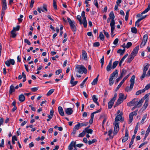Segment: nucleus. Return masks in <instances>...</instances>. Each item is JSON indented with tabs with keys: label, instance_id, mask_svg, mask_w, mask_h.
<instances>
[{
	"label": "nucleus",
	"instance_id": "0e129e2a",
	"mask_svg": "<svg viewBox=\"0 0 150 150\" xmlns=\"http://www.w3.org/2000/svg\"><path fill=\"white\" fill-rule=\"evenodd\" d=\"M94 5L97 7L98 8V4L97 0H94L93 2Z\"/></svg>",
	"mask_w": 150,
	"mask_h": 150
},
{
	"label": "nucleus",
	"instance_id": "cd10ccee",
	"mask_svg": "<svg viewBox=\"0 0 150 150\" xmlns=\"http://www.w3.org/2000/svg\"><path fill=\"white\" fill-rule=\"evenodd\" d=\"M81 127L80 126V123L79 122H78V124L75 125L74 128V129L77 131Z\"/></svg>",
	"mask_w": 150,
	"mask_h": 150
},
{
	"label": "nucleus",
	"instance_id": "20e7f679",
	"mask_svg": "<svg viewBox=\"0 0 150 150\" xmlns=\"http://www.w3.org/2000/svg\"><path fill=\"white\" fill-rule=\"evenodd\" d=\"M76 68L77 69V72L79 74H82L84 73L86 74L87 70L85 67L82 65H79L77 66Z\"/></svg>",
	"mask_w": 150,
	"mask_h": 150
},
{
	"label": "nucleus",
	"instance_id": "f03ea898",
	"mask_svg": "<svg viewBox=\"0 0 150 150\" xmlns=\"http://www.w3.org/2000/svg\"><path fill=\"white\" fill-rule=\"evenodd\" d=\"M135 75H133L130 80V86L129 87L128 86L126 87L125 89L126 91L128 92L131 91L135 83Z\"/></svg>",
	"mask_w": 150,
	"mask_h": 150
},
{
	"label": "nucleus",
	"instance_id": "4c0bfd02",
	"mask_svg": "<svg viewBox=\"0 0 150 150\" xmlns=\"http://www.w3.org/2000/svg\"><path fill=\"white\" fill-rule=\"evenodd\" d=\"M133 116L131 114H130L129 115V124H130L132 122L133 119Z\"/></svg>",
	"mask_w": 150,
	"mask_h": 150
},
{
	"label": "nucleus",
	"instance_id": "a878e982",
	"mask_svg": "<svg viewBox=\"0 0 150 150\" xmlns=\"http://www.w3.org/2000/svg\"><path fill=\"white\" fill-rule=\"evenodd\" d=\"M125 51V49H124L123 50L121 49L118 50L117 51V53L120 54V55L123 54Z\"/></svg>",
	"mask_w": 150,
	"mask_h": 150
},
{
	"label": "nucleus",
	"instance_id": "c03bdc74",
	"mask_svg": "<svg viewBox=\"0 0 150 150\" xmlns=\"http://www.w3.org/2000/svg\"><path fill=\"white\" fill-rule=\"evenodd\" d=\"M98 80L97 78H95L94 79L91 83L92 85H94L97 84Z\"/></svg>",
	"mask_w": 150,
	"mask_h": 150
},
{
	"label": "nucleus",
	"instance_id": "2f4dec72",
	"mask_svg": "<svg viewBox=\"0 0 150 150\" xmlns=\"http://www.w3.org/2000/svg\"><path fill=\"white\" fill-rule=\"evenodd\" d=\"M54 112L53 110H50V114L48 116V118L51 119L52 117L54 115Z\"/></svg>",
	"mask_w": 150,
	"mask_h": 150
},
{
	"label": "nucleus",
	"instance_id": "58836bf2",
	"mask_svg": "<svg viewBox=\"0 0 150 150\" xmlns=\"http://www.w3.org/2000/svg\"><path fill=\"white\" fill-rule=\"evenodd\" d=\"M97 140L96 139H93L92 141H88V143L89 145H91L92 144L97 142Z\"/></svg>",
	"mask_w": 150,
	"mask_h": 150
},
{
	"label": "nucleus",
	"instance_id": "69168bd1",
	"mask_svg": "<svg viewBox=\"0 0 150 150\" xmlns=\"http://www.w3.org/2000/svg\"><path fill=\"white\" fill-rule=\"evenodd\" d=\"M24 42L25 43H27L28 45H31V43L27 39H25L24 40Z\"/></svg>",
	"mask_w": 150,
	"mask_h": 150
},
{
	"label": "nucleus",
	"instance_id": "f8f14e48",
	"mask_svg": "<svg viewBox=\"0 0 150 150\" xmlns=\"http://www.w3.org/2000/svg\"><path fill=\"white\" fill-rule=\"evenodd\" d=\"M76 142L72 141L68 146L69 150H72L73 147H74L75 149L76 148Z\"/></svg>",
	"mask_w": 150,
	"mask_h": 150
},
{
	"label": "nucleus",
	"instance_id": "393cba45",
	"mask_svg": "<svg viewBox=\"0 0 150 150\" xmlns=\"http://www.w3.org/2000/svg\"><path fill=\"white\" fill-rule=\"evenodd\" d=\"M111 27V36L112 37H113L114 35H113V31L115 28V25H110Z\"/></svg>",
	"mask_w": 150,
	"mask_h": 150
},
{
	"label": "nucleus",
	"instance_id": "774afa93",
	"mask_svg": "<svg viewBox=\"0 0 150 150\" xmlns=\"http://www.w3.org/2000/svg\"><path fill=\"white\" fill-rule=\"evenodd\" d=\"M137 110H135V111L133 112L130 113L132 115H136L137 113Z\"/></svg>",
	"mask_w": 150,
	"mask_h": 150
},
{
	"label": "nucleus",
	"instance_id": "f3484780",
	"mask_svg": "<svg viewBox=\"0 0 150 150\" xmlns=\"http://www.w3.org/2000/svg\"><path fill=\"white\" fill-rule=\"evenodd\" d=\"M15 89L13 85H11L10 87V89L9 91V94H11L13 92H15Z\"/></svg>",
	"mask_w": 150,
	"mask_h": 150
},
{
	"label": "nucleus",
	"instance_id": "3c124183",
	"mask_svg": "<svg viewBox=\"0 0 150 150\" xmlns=\"http://www.w3.org/2000/svg\"><path fill=\"white\" fill-rule=\"evenodd\" d=\"M85 132L88 134H92L93 132V130L91 129H85Z\"/></svg>",
	"mask_w": 150,
	"mask_h": 150
},
{
	"label": "nucleus",
	"instance_id": "a19ab883",
	"mask_svg": "<svg viewBox=\"0 0 150 150\" xmlns=\"http://www.w3.org/2000/svg\"><path fill=\"white\" fill-rule=\"evenodd\" d=\"M148 38V36L147 34H145L144 35L143 38V41H145L147 42V39Z\"/></svg>",
	"mask_w": 150,
	"mask_h": 150
},
{
	"label": "nucleus",
	"instance_id": "4d7b16f0",
	"mask_svg": "<svg viewBox=\"0 0 150 150\" xmlns=\"http://www.w3.org/2000/svg\"><path fill=\"white\" fill-rule=\"evenodd\" d=\"M146 73L143 72V74L142 76L140 77V79L141 80H143L145 76H147V75L146 74Z\"/></svg>",
	"mask_w": 150,
	"mask_h": 150
},
{
	"label": "nucleus",
	"instance_id": "aec40b11",
	"mask_svg": "<svg viewBox=\"0 0 150 150\" xmlns=\"http://www.w3.org/2000/svg\"><path fill=\"white\" fill-rule=\"evenodd\" d=\"M25 97L24 95L21 94L19 96V100L21 102H23L25 100Z\"/></svg>",
	"mask_w": 150,
	"mask_h": 150
},
{
	"label": "nucleus",
	"instance_id": "72a5a7b5",
	"mask_svg": "<svg viewBox=\"0 0 150 150\" xmlns=\"http://www.w3.org/2000/svg\"><path fill=\"white\" fill-rule=\"evenodd\" d=\"M15 31L13 30H12L11 32V37L13 38H15L16 36V34L15 33Z\"/></svg>",
	"mask_w": 150,
	"mask_h": 150
},
{
	"label": "nucleus",
	"instance_id": "dca6fc26",
	"mask_svg": "<svg viewBox=\"0 0 150 150\" xmlns=\"http://www.w3.org/2000/svg\"><path fill=\"white\" fill-rule=\"evenodd\" d=\"M122 113L121 112L115 117V120L116 122H118L122 118Z\"/></svg>",
	"mask_w": 150,
	"mask_h": 150
},
{
	"label": "nucleus",
	"instance_id": "b1692460",
	"mask_svg": "<svg viewBox=\"0 0 150 150\" xmlns=\"http://www.w3.org/2000/svg\"><path fill=\"white\" fill-rule=\"evenodd\" d=\"M149 65V64H147L144 67L143 72L146 73V71L148 70Z\"/></svg>",
	"mask_w": 150,
	"mask_h": 150
},
{
	"label": "nucleus",
	"instance_id": "a18cd8bd",
	"mask_svg": "<svg viewBox=\"0 0 150 150\" xmlns=\"http://www.w3.org/2000/svg\"><path fill=\"white\" fill-rule=\"evenodd\" d=\"M113 79L112 78H110L109 79V85L111 86L114 83Z\"/></svg>",
	"mask_w": 150,
	"mask_h": 150
},
{
	"label": "nucleus",
	"instance_id": "c85d7f7f",
	"mask_svg": "<svg viewBox=\"0 0 150 150\" xmlns=\"http://www.w3.org/2000/svg\"><path fill=\"white\" fill-rule=\"evenodd\" d=\"M41 11L43 12H44L45 11H47V6L46 4H43V5L42 8H41Z\"/></svg>",
	"mask_w": 150,
	"mask_h": 150
},
{
	"label": "nucleus",
	"instance_id": "37998d69",
	"mask_svg": "<svg viewBox=\"0 0 150 150\" xmlns=\"http://www.w3.org/2000/svg\"><path fill=\"white\" fill-rule=\"evenodd\" d=\"M77 19L79 21L80 24L81 25L82 24L81 18L80 15H78L77 16Z\"/></svg>",
	"mask_w": 150,
	"mask_h": 150
},
{
	"label": "nucleus",
	"instance_id": "e433bc0d",
	"mask_svg": "<svg viewBox=\"0 0 150 150\" xmlns=\"http://www.w3.org/2000/svg\"><path fill=\"white\" fill-rule=\"evenodd\" d=\"M131 31L132 33L135 34L137 33V29L134 27H132L131 28Z\"/></svg>",
	"mask_w": 150,
	"mask_h": 150
},
{
	"label": "nucleus",
	"instance_id": "412c9836",
	"mask_svg": "<svg viewBox=\"0 0 150 150\" xmlns=\"http://www.w3.org/2000/svg\"><path fill=\"white\" fill-rule=\"evenodd\" d=\"M118 74V71L117 69H115V71H114L110 75V78H113L116 75H117Z\"/></svg>",
	"mask_w": 150,
	"mask_h": 150
},
{
	"label": "nucleus",
	"instance_id": "5701e85b",
	"mask_svg": "<svg viewBox=\"0 0 150 150\" xmlns=\"http://www.w3.org/2000/svg\"><path fill=\"white\" fill-rule=\"evenodd\" d=\"M127 70L125 68H123L122 70V71L121 72L120 76L121 77H123V76L125 75L126 73H127Z\"/></svg>",
	"mask_w": 150,
	"mask_h": 150
},
{
	"label": "nucleus",
	"instance_id": "9d476101",
	"mask_svg": "<svg viewBox=\"0 0 150 150\" xmlns=\"http://www.w3.org/2000/svg\"><path fill=\"white\" fill-rule=\"evenodd\" d=\"M128 130H126L125 133V136L123 137L122 139V142L124 143L129 138V135L128 134Z\"/></svg>",
	"mask_w": 150,
	"mask_h": 150
},
{
	"label": "nucleus",
	"instance_id": "8fccbe9b",
	"mask_svg": "<svg viewBox=\"0 0 150 150\" xmlns=\"http://www.w3.org/2000/svg\"><path fill=\"white\" fill-rule=\"evenodd\" d=\"M112 132V129H110L108 132V136L110 137L112 139L113 137H111V134Z\"/></svg>",
	"mask_w": 150,
	"mask_h": 150
},
{
	"label": "nucleus",
	"instance_id": "49530a36",
	"mask_svg": "<svg viewBox=\"0 0 150 150\" xmlns=\"http://www.w3.org/2000/svg\"><path fill=\"white\" fill-rule=\"evenodd\" d=\"M128 56V54H126L121 59L120 62H122L124 61V60Z\"/></svg>",
	"mask_w": 150,
	"mask_h": 150
},
{
	"label": "nucleus",
	"instance_id": "ea45409f",
	"mask_svg": "<svg viewBox=\"0 0 150 150\" xmlns=\"http://www.w3.org/2000/svg\"><path fill=\"white\" fill-rule=\"evenodd\" d=\"M92 99L93 101L95 103L97 102L98 98L96 97V95H93L92 96Z\"/></svg>",
	"mask_w": 150,
	"mask_h": 150
},
{
	"label": "nucleus",
	"instance_id": "473e14b6",
	"mask_svg": "<svg viewBox=\"0 0 150 150\" xmlns=\"http://www.w3.org/2000/svg\"><path fill=\"white\" fill-rule=\"evenodd\" d=\"M144 90L142 89L137 91L135 95L138 96L141 94V93H144Z\"/></svg>",
	"mask_w": 150,
	"mask_h": 150
},
{
	"label": "nucleus",
	"instance_id": "6e6d98bb",
	"mask_svg": "<svg viewBox=\"0 0 150 150\" xmlns=\"http://www.w3.org/2000/svg\"><path fill=\"white\" fill-rule=\"evenodd\" d=\"M132 45V43L130 42H128L127 44L126 47L127 48H129Z\"/></svg>",
	"mask_w": 150,
	"mask_h": 150
},
{
	"label": "nucleus",
	"instance_id": "6e6552de",
	"mask_svg": "<svg viewBox=\"0 0 150 150\" xmlns=\"http://www.w3.org/2000/svg\"><path fill=\"white\" fill-rule=\"evenodd\" d=\"M5 64L7 67H9L11 64L12 65L14 64L15 61L13 59H10L9 60L6 61Z\"/></svg>",
	"mask_w": 150,
	"mask_h": 150
},
{
	"label": "nucleus",
	"instance_id": "0eeeda50",
	"mask_svg": "<svg viewBox=\"0 0 150 150\" xmlns=\"http://www.w3.org/2000/svg\"><path fill=\"white\" fill-rule=\"evenodd\" d=\"M115 127L114 130L113 134L114 135H116L119 130V124L117 122L115 123Z\"/></svg>",
	"mask_w": 150,
	"mask_h": 150
},
{
	"label": "nucleus",
	"instance_id": "f257e3e1",
	"mask_svg": "<svg viewBox=\"0 0 150 150\" xmlns=\"http://www.w3.org/2000/svg\"><path fill=\"white\" fill-rule=\"evenodd\" d=\"M140 103L141 106H142L143 103V99H141L139 101L137 99H134L132 101L128 102L127 103V105L129 106H131L134 105H137L138 103Z\"/></svg>",
	"mask_w": 150,
	"mask_h": 150
},
{
	"label": "nucleus",
	"instance_id": "a211bd4d",
	"mask_svg": "<svg viewBox=\"0 0 150 150\" xmlns=\"http://www.w3.org/2000/svg\"><path fill=\"white\" fill-rule=\"evenodd\" d=\"M115 101L112 99H111L108 103V108L109 109H111Z\"/></svg>",
	"mask_w": 150,
	"mask_h": 150
},
{
	"label": "nucleus",
	"instance_id": "680f3d73",
	"mask_svg": "<svg viewBox=\"0 0 150 150\" xmlns=\"http://www.w3.org/2000/svg\"><path fill=\"white\" fill-rule=\"evenodd\" d=\"M93 47H98L100 45V43L99 42H96L93 43Z\"/></svg>",
	"mask_w": 150,
	"mask_h": 150
},
{
	"label": "nucleus",
	"instance_id": "338daca9",
	"mask_svg": "<svg viewBox=\"0 0 150 150\" xmlns=\"http://www.w3.org/2000/svg\"><path fill=\"white\" fill-rule=\"evenodd\" d=\"M103 33L107 38H108L109 37V34L108 32H106L105 30H103Z\"/></svg>",
	"mask_w": 150,
	"mask_h": 150
},
{
	"label": "nucleus",
	"instance_id": "bf43d9fd",
	"mask_svg": "<svg viewBox=\"0 0 150 150\" xmlns=\"http://www.w3.org/2000/svg\"><path fill=\"white\" fill-rule=\"evenodd\" d=\"M4 139H3L1 140V143H0V147H4Z\"/></svg>",
	"mask_w": 150,
	"mask_h": 150
},
{
	"label": "nucleus",
	"instance_id": "9b49d317",
	"mask_svg": "<svg viewBox=\"0 0 150 150\" xmlns=\"http://www.w3.org/2000/svg\"><path fill=\"white\" fill-rule=\"evenodd\" d=\"M2 9L6 10L7 8V5L6 0H2Z\"/></svg>",
	"mask_w": 150,
	"mask_h": 150
},
{
	"label": "nucleus",
	"instance_id": "79ce46f5",
	"mask_svg": "<svg viewBox=\"0 0 150 150\" xmlns=\"http://www.w3.org/2000/svg\"><path fill=\"white\" fill-rule=\"evenodd\" d=\"M54 89H52L49 90L47 94V95L49 96L51 95L54 91Z\"/></svg>",
	"mask_w": 150,
	"mask_h": 150
},
{
	"label": "nucleus",
	"instance_id": "bb28decb",
	"mask_svg": "<svg viewBox=\"0 0 150 150\" xmlns=\"http://www.w3.org/2000/svg\"><path fill=\"white\" fill-rule=\"evenodd\" d=\"M150 10V4H149L147 8L142 13V14L145 13Z\"/></svg>",
	"mask_w": 150,
	"mask_h": 150
},
{
	"label": "nucleus",
	"instance_id": "ddd939ff",
	"mask_svg": "<svg viewBox=\"0 0 150 150\" xmlns=\"http://www.w3.org/2000/svg\"><path fill=\"white\" fill-rule=\"evenodd\" d=\"M66 113L68 115H71L73 112V110L71 108H68L65 110Z\"/></svg>",
	"mask_w": 150,
	"mask_h": 150
},
{
	"label": "nucleus",
	"instance_id": "2eb2a0df",
	"mask_svg": "<svg viewBox=\"0 0 150 150\" xmlns=\"http://www.w3.org/2000/svg\"><path fill=\"white\" fill-rule=\"evenodd\" d=\"M82 53V58L85 60H87V55L86 51L84 50H83Z\"/></svg>",
	"mask_w": 150,
	"mask_h": 150
},
{
	"label": "nucleus",
	"instance_id": "5fc2aeb1",
	"mask_svg": "<svg viewBox=\"0 0 150 150\" xmlns=\"http://www.w3.org/2000/svg\"><path fill=\"white\" fill-rule=\"evenodd\" d=\"M150 93L146 94L142 99H143V102H144V100L148 99L149 100L148 97Z\"/></svg>",
	"mask_w": 150,
	"mask_h": 150
},
{
	"label": "nucleus",
	"instance_id": "e2e57ef3",
	"mask_svg": "<svg viewBox=\"0 0 150 150\" xmlns=\"http://www.w3.org/2000/svg\"><path fill=\"white\" fill-rule=\"evenodd\" d=\"M146 42L142 40L141 42V44L140 45V47L142 48L144 47L145 45Z\"/></svg>",
	"mask_w": 150,
	"mask_h": 150
},
{
	"label": "nucleus",
	"instance_id": "c756f323",
	"mask_svg": "<svg viewBox=\"0 0 150 150\" xmlns=\"http://www.w3.org/2000/svg\"><path fill=\"white\" fill-rule=\"evenodd\" d=\"M119 62L118 61H115L113 62L112 64V69H115L117 65Z\"/></svg>",
	"mask_w": 150,
	"mask_h": 150
},
{
	"label": "nucleus",
	"instance_id": "4be33fe9",
	"mask_svg": "<svg viewBox=\"0 0 150 150\" xmlns=\"http://www.w3.org/2000/svg\"><path fill=\"white\" fill-rule=\"evenodd\" d=\"M134 57V56L130 54L127 59V62L130 63L133 60Z\"/></svg>",
	"mask_w": 150,
	"mask_h": 150
},
{
	"label": "nucleus",
	"instance_id": "7ed1b4c3",
	"mask_svg": "<svg viewBox=\"0 0 150 150\" xmlns=\"http://www.w3.org/2000/svg\"><path fill=\"white\" fill-rule=\"evenodd\" d=\"M127 98L126 96H124V95L122 93L119 94V97L114 107H116L120 104L123 101V100L126 99Z\"/></svg>",
	"mask_w": 150,
	"mask_h": 150
},
{
	"label": "nucleus",
	"instance_id": "864d4df0",
	"mask_svg": "<svg viewBox=\"0 0 150 150\" xmlns=\"http://www.w3.org/2000/svg\"><path fill=\"white\" fill-rule=\"evenodd\" d=\"M149 88H150V83H149L146 85L143 90H144L145 92L146 90L149 89Z\"/></svg>",
	"mask_w": 150,
	"mask_h": 150
},
{
	"label": "nucleus",
	"instance_id": "1a4fd4ad",
	"mask_svg": "<svg viewBox=\"0 0 150 150\" xmlns=\"http://www.w3.org/2000/svg\"><path fill=\"white\" fill-rule=\"evenodd\" d=\"M139 47V46L138 45L135 47L132 52L131 54L135 57L138 53Z\"/></svg>",
	"mask_w": 150,
	"mask_h": 150
},
{
	"label": "nucleus",
	"instance_id": "39448f33",
	"mask_svg": "<svg viewBox=\"0 0 150 150\" xmlns=\"http://www.w3.org/2000/svg\"><path fill=\"white\" fill-rule=\"evenodd\" d=\"M67 19L71 30L72 31L75 32L76 30V28L75 25V22L74 21H71L69 17L67 18Z\"/></svg>",
	"mask_w": 150,
	"mask_h": 150
},
{
	"label": "nucleus",
	"instance_id": "603ef678",
	"mask_svg": "<svg viewBox=\"0 0 150 150\" xmlns=\"http://www.w3.org/2000/svg\"><path fill=\"white\" fill-rule=\"evenodd\" d=\"M20 26L18 25L16 27H13V29L12 30H13L15 31H18L20 29Z\"/></svg>",
	"mask_w": 150,
	"mask_h": 150
},
{
	"label": "nucleus",
	"instance_id": "f704fd0d",
	"mask_svg": "<svg viewBox=\"0 0 150 150\" xmlns=\"http://www.w3.org/2000/svg\"><path fill=\"white\" fill-rule=\"evenodd\" d=\"M112 68V64H108L106 67V70L108 71H110Z\"/></svg>",
	"mask_w": 150,
	"mask_h": 150
},
{
	"label": "nucleus",
	"instance_id": "423d86ee",
	"mask_svg": "<svg viewBox=\"0 0 150 150\" xmlns=\"http://www.w3.org/2000/svg\"><path fill=\"white\" fill-rule=\"evenodd\" d=\"M109 18L111 19L110 25H115V21L114 20L115 18V16L113 11H111L109 15Z\"/></svg>",
	"mask_w": 150,
	"mask_h": 150
},
{
	"label": "nucleus",
	"instance_id": "7c9ffc66",
	"mask_svg": "<svg viewBox=\"0 0 150 150\" xmlns=\"http://www.w3.org/2000/svg\"><path fill=\"white\" fill-rule=\"evenodd\" d=\"M88 78V77L86 78L83 81L82 83L80 84V86L81 88H82L83 87L84 84L86 82V81H87V80Z\"/></svg>",
	"mask_w": 150,
	"mask_h": 150
},
{
	"label": "nucleus",
	"instance_id": "de8ad7c7",
	"mask_svg": "<svg viewBox=\"0 0 150 150\" xmlns=\"http://www.w3.org/2000/svg\"><path fill=\"white\" fill-rule=\"evenodd\" d=\"M53 6L55 10H57V9L56 2L55 1H53Z\"/></svg>",
	"mask_w": 150,
	"mask_h": 150
},
{
	"label": "nucleus",
	"instance_id": "4468645a",
	"mask_svg": "<svg viewBox=\"0 0 150 150\" xmlns=\"http://www.w3.org/2000/svg\"><path fill=\"white\" fill-rule=\"evenodd\" d=\"M58 111L59 114L62 116L64 115L63 110L62 107L61 106H59L58 107Z\"/></svg>",
	"mask_w": 150,
	"mask_h": 150
},
{
	"label": "nucleus",
	"instance_id": "13d9d810",
	"mask_svg": "<svg viewBox=\"0 0 150 150\" xmlns=\"http://www.w3.org/2000/svg\"><path fill=\"white\" fill-rule=\"evenodd\" d=\"M85 132L84 130H83L82 133L79 134L78 137H84L85 135Z\"/></svg>",
	"mask_w": 150,
	"mask_h": 150
},
{
	"label": "nucleus",
	"instance_id": "6ab92c4d",
	"mask_svg": "<svg viewBox=\"0 0 150 150\" xmlns=\"http://www.w3.org/2000/svg\"><path fill=\"white\" fill-rule=\"evenodd\" d=\"M148 105V100L146 99L145 100V103L142 108L143 110H145L146 109V108L147 107Z\"/></svg>",
	"mask_w": 150,
	"mask_h": 150
},
{
	"label": "nucleus",
	"instance_id": "09e8293b",
	"mask_svg": "<svg viewBox=\"0 0 150 150\" xmlns=\"http://www.w3.org/2000/svg\"><path fill=\"white\" fill-rule=\"evenodd\" d=\"M131 74V73H129V74L127 75L123 78V79L121 81L124 83V81L127 79L128 78V77Z\"/></svg>",
	"mask_w": 150,
	"mask_h": 150
},
{
	"label": "nucleus",
	"instance_id": "c9c22d12",
	"mask_svg": "<svg viewBox=\"0 0 150 150\" xmlns=\"http://www.w3.org/2000/svg\"><path fill=\"white\" fill-rule=\"evenodd\" d=\"M99 38L100 39L102 40L103 41L104 40V36L102 32H100L99 35Z\"/></svg>",
	"mask_w": 150,
	"mask_h": 150
},
{
	"label": "nucleus",
	"instance_id": "052dcab7",
	"mask_svg": "<svg viewBox=\"0 0 150 150\" xmlns=\"http://www.w3.org/2000/svg\"><path fill=\"white\" fill-rule=\"evenodd\" d=\"M134 106L132 108V110L135 109L136 108H139L141 107V104L140 103H138V104L136 106L134 105Z\"/></svg>",
	"mask_w": 150,
	"mask_h": 150
}]
</instances>
